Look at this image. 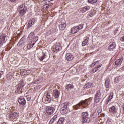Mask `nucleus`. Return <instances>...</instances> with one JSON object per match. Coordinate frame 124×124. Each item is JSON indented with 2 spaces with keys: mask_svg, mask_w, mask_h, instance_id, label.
Here are the masks:
<instances>
[{
  "mask_svg": "<svg viewBox=\"0 0 124 124\" xmlns=\"http://www.w3.org/2000/svg\"><path fill=\"white\" fill-rule=\"evenodd\" d=\"M87 105H88V100H85L80 101L78 103V104L74 106L73 108L76 110H78V109H80V108H82V109H83V108H85L86 106H87Z\"/></svg>",
  "mask_w": 124,
  "mask_h": 124,
  "instance_id": "obj_1",
  "label": "nucleus"
},
{
  "mask_svg": "<svg viewBox=\"0 0 124 124\" xmlns=\"http://www.w3.org/2000/svg\"><path fill=\"white\" fill-rule=\"evenodd\" d=\"M69 106V102H65L62 104L60 106V111L62 114L64 115L68 113V109H67V106Z\"/></svg>",
  "mask_w": 124,
  "mask_h": 124,
  "instance_id": "obj_2",
  "label": "nucleus"
},
{
  "mask_svg": "<svg viewBox=\"0 0 124 124\" xmlns=\"http://www.w3.org/2000/svg\"><path fill=\"white\" fill-rule=\"evenodd\" d=\"M20 16H23L27 12V8L25 7V5H20L17 8Z\"/></svg>",
  "mask_w": 124,
  "mask_h": 124,
  "instance_id": "obj_3",
  "label": "nucleus"
},
{
  "mask_svg": "<svg viewBox=\"0 0 124 124\" xmlns=\"http://www.w3.org/2000/svg\"><path fill=\"white\" fill-rule=\"evenodd\" d=\"M89 119V113L87 112H83L81 114V122L83 124L87 123Z\"/></svg>",
  "mask_w": 124,
  "mask_h": 124,
  "instance_id": "obj_4",
  "label": "nucleus"
},
{
  "mask_svg": "<svg viewBox=\"0 0 124 124\" xmlns=\"http://www.w3.org/2000/svg\"><path fill=\"white\" fill-rule=\"evenodd\" d=\"M101 99V93H100V90H97L96 93L94 97V102L96 103H98Z\"/></svg>",
  "mask_w": 124,
  "mask_h": 124,
  "instance_id": "obj_5",
  "label": "nucleus"
},
{
  "mask_svg": "<svg viewBox=\"0 0 124 124\" xmlns=\"http://www.w3.org/2000/svg\"><path fill=\"white\" fill-rule=\"evenodd\" d=\"M6 37L7 35L4 33H2L0 35V47H1V46L6 42V41L5 40Z\"/></svg>",
  "mask_w": 124,
  "mask_h": 124,
  "instance_id": "obj_6",
  "label": "nucleus"
},
{
  "mask_svg": "<svg viewBox=\"0 0 124 124\" xmlns=\"http://www.w3.org/2000/svg\"><path fill=\"white\" fill-rule=\"evenodd\" d=\"M46 111L47 115H52L55 112V108L53 107H46Z\"/></svg>",
  "mask_w": 124,
  "mask_h": 124,
  "instance_id": "obj_7",
  "label": "nucleus"
},
{
  "mask_svg": "<svg viewBox=\"0 0 124 124\" xmlns=\"http://www.w3.org/2000/svg\"><path fill=\"white\" fill-rule=\"evenodd\" d=\"M116 46H117V45H116V43L115 42L110 43L108 47V51H114V50H115Z\"/></svg>",
  "mask_w": 124,
  "mask_h": 124,
  "instance_id": "obj_8",
  "label": "nucleus"
},
{
  "mask_svg": "<svg viewBox=\"0 0 124 124\" xmlns=\"http://www.w3.org/2000/svg\"><path fill=\"white\" fill-rule=\"evenodd\" d=\"M60 91L57 89H55L53 91V96L55 98H58L60 96Z\"/></svg>",
  "mask_w": 124,
  "mask_h": 124,
  "instance_id": "obj_9",
  "label": "nucleus"
},
{
  "mask_svg": "<svg viewBox=\"0 0 124 124\" xmlns=\"http://www.w3.org/2000/svg\"><path fill=\"white\" fill-rule=\"evenodd\" d=\"M35 21H36L35 18H32L31 20H30L28 23V29L31 28L32 25L34 24V23H35Z\"/></svg>",
  "mask_w": 124,
  "mask_h": 124,
  "instance_id": "obj_10",
  "label": "nucleus"
},
{
  "mask_svg": "<svg viewBox=\"0 0 124 124\" xmlns=\"http://www.w3.org/2000/svg\"><path fill=\"white\" fill-rule=\"evenodd\" d=\"M65 57H66V59L67 61H69V62L72 61V60H73V59H74V56H73L72 55V54H71L70 53H67Z\"/></svg>",
  "mask_w": 124,
  "mask_h": 124,
  "instance_id": "obj_11",
  "label": "nucleus"
},
{
  "mask_svg": "<svg viewBox=\"0 0 124 124\" xmlns=\"http://www.w3.org/2000/svg\"><path fill=\"white\" fill-rule=\"evenodd\" d=\"M18 101L21 105H25V104H26V100L25 99V98L23 97H20Z\"/></svg>",
  "mask_w": 124,
  "mask_h": 124,
  "instance_id": "obj_12",
  "label": "nucleus"
},
{
  "mask_svg": "<svg viewBox=\"0 0 124 124\" xmlns=\"http://www.w3.org/2000/svg\"><path fill=\"white\" fill-rule=\"evenodd\" d=\"M33 45H34V44H32V42L30 43L27 45V46H24L23 49L25 50V51H27L28 49L33 47Z\"/></svg>",
  "mask_w": 124,
  "mask_h": 124,
  "instance_id": "obj_13",
  "label": "nucleus"
},
{
  "mask_svg": "<svg viewBox=\"0 0 124 124\" xmlns=\"http://www.w3.org/2000/svg\"><path fill=\"white\" fill-rule=\"evenodd\" d=\"M124 61V58L123 57H122L121 58H120L119 59L117 60L115 63L116 64V65H121V64H122V63H123V62Z\"/></svg>",
  "mask_w": 124,
  "mask_h": 124,
  "instance_id": "obj_14",
  "label": "nucleus"
},
{
  "mask_svg": "<svg viewBox=\"0 0 124 124\" xmlns=\"http://www.w3.org/2000/svg\"><path fill=\"white\" fill-rule=\"evenodd\" d=\"M109 112L111 113V114H116V113H117L116 107L113 106L112 107H110L109 109Z\"/></svg>",
  "mask_w": 124,
  "mask_h": 124,
  "instance_id": "obj_15",
  "label": "nucleus"
},
{
  "mask_svg": "<svg viewBox=\"0 0 124 124\" xmlns=\"http://www.w3.org/2000/svg\"><path fill=\"white\" fill-rule=\"evenodd\" d=\"M23 88H24V87L17 85V89L16 90V93H22V90H23Z\"/></svg>",
  "mask_w": 124,
  "mask_h": 124,
  "instance_id": "obj_16",
  "label": "nucleus"
},
{
  "mask_svg": "<svg viewBox=\"0 0 124 124\" xmlns=\"http://www.w3.org/2000/svg\"><path fill=\"white\" fill-rule=\"evenodd\" d=\"M59 28L60 31H63L66 28V24L65 23H63L59 26Z\"/></svg>",
  "mask_w": 124,
  "mask_h": 124,
  "instance_id": "obj_17",
  "label": "nucleus"
},
{
  "mask_svg": "<svg viewBox=\"0 0 124 124\" xmlns=\"http://www.w3.org/2000/svg\"><path fill=\"white\" fill-rule=\"evenodd\" d=\"M89 39L90 38L89 37H86L84 39V40L82 42V46H86V45H87V44H88V42H89Z\"/></svg>",
  "mask_w": 124,
  "mask_h": 124,
  "instance_id": "obj_18",
  "label": "nucleus"
},
{
  "mask_svg": "<svg viewBox=\"0 0 124 124\" xmlns=\"http://www.w3.org/2000/svg\"><path fill=\"white\" fill-rule=\"evenodd\" d=\"M18 117V113L17 112H14L10 115V118L13 119L14 120V119H16Z\"/></svg>",
  "mask_w": 124,
  "mask_h": 124,
  "instance_id": "obj_19",
  "label": "nucleus"
},
{
  "mask_svg": "<svg viewBox=\"0 0 124 124\" xmlns=\"http://www.w3.org/2000/svg\"><path fill=\"white\" fill-rule=\"evenodd\" d=\"M58 120V116L56 115H54V117L50 120L49 124H52L54 122H56Z\"/></svg>",
  "mask_w": 124,
  "mask_h": 124,
  "instance_id": "obj_20",
  "label": "nucleus"
},
{
  "mask_svg": "<svg viewBox=\"0 0 124 124\" xmlns=\"http://www.w3.org/2000/svg\"><path fill=\"white\" fill-rule=\"evenodd\" d=\"M74 86L72 85V84H69L65 87V90H67V91H70V90H72V89H74Z\"/></svg>",
  "mask_w": 124,
  "mask_h": 124,
  "instance_id": "obj_21",
  "label": "nucleus"
},
{
  "mask_svg": "<svg viewBox=\"0 0 124 124\" xmlns=\"http://www.w3.org/2000/svg\"><path fill=\"white\" fill-rule=\"evenodd\" d=\"M90 8H91V7H90V6H85L84 7H83L81 9V10L82 11V12L83 13H84V12H86V11L89 10Z\"/></svg>",
  "mask_w": 124,
  "mask_h": 124,
  "instance_id": "obj_22",
  "label": "nucleus"
},
{
  "mask_svg": "<svg viewBox=\"0 0 124 124\" xmlns=\"http://www.w3.org/2000/svg\"><path fill=\"white\" fill-rule=\"evenodd\" d=\"M60 49H61V44L56 43L54 47V50H55V51H59Z\"/></svg>",
  "mask_w": 124,
  "mask_h": 124,
  "instance_id": "obj_23",
  "label": "nucleus"
},
{
  "mask_svg": "<svg viewBox=\"0 0 124 124\" xmlns=\"http://www.w3.org/2000/svg\"><path fill=\"white\" fill-rule=\"evenodd\" d=\"M64 122V118L62 117L59 119L56 124H63Z\"/></svg>",
  "mask_w": 124,
  "mask_h": 124,
  "instance_id": "obj_24",
  "label": "nucleus"
},
{
  "mask_svg": "<svg viewBox=\"0 0 124 124\" xmlns=\"http://www.w3.org/2000/svg\"><path fill=\"white\" fill-rule=\"evenodd\" d=\"M71 32L73 34H74L75 33H77V32H78V30H77V28L76 27L72 28Z\"/></svg>",
  "mask_w": 124,
  "mask_h": 124,
  "instance_id": "obj_25",
  "label": "nucleus"
},
{
  "mask_svg": "<svg viewBox=\"0 0 124 124\" xmlns=\"http://www.w3.org/2000/svg\"><path fill=\"white\" fill-rule=\"evenodd\" d=\"M45 97L47 98V100L48 101H49V102H50V101H51V100L52 99V96L51 95V94L49 93H47V95L45 96Z\"/></svg>",
  "mask_w": 124,
  "mask_h": 124,
  "instance_id": "obj_26",
  "label": "nucleus"
},
{
  "mask_svg": "<svg viewBox=\"0 0 124 124\" xmlns=\"http://www.w3.org/2000/svg\"><path fill=\"white\" fill-rule=\"evenodd\" d=\"M106 88H109L110 87V80L107 79L105 82Z\"/></svg>",
  "mask_w": 124,
  "mask_h": 124,
  "instance_id": "obj_27",
  "label": "nucleus"
},
{
  "mask_svg": "<svg viewBox=\"0 0 124 124\" xmlns=\"http://www.w3.org/2000/svg\"><path fill=\"white\" fill-rule=\"evenodd\" d=\"M113 96H114V93L113 92H111L109 93V96L108 97V99L111 101V100H112V99L113 98Z\"/></svg>",
  "mask_w": 124,
  "mask_h": 124,
  "instance_id": "obj_28",
  "label": "nucleus"
},
{
  "mask_svg": "<svg viewBox=\"0 0 124 124\" xmlns=\"http://www.w3.org/2000/svg\"><path fill=\"white\" fill-rule=\"evenodd\" d=\"M18 86H21V87L25 86V81L24 80L21 79L20 81H19Z\"/></svg>",
  "mask_w": 124,
  "mask_h": 124,
  "instance_id": "obj_29",
  "label": "nucleus"
},
{
  "mask_svg": "<svg viewBox=\"0 0 124 124\" xmlns=\"http://www.w3.org/2000/svg\"><path fill=\"white\" fill-rule=\"evenodd\" d=\"M98 0H88L89 3H91V4H94V3H96L97 2Z\"/></svg>",
  "mask_w": 124,
  "mask_h": 124,
  "instance_id": "obj_30",
  "label": "nucleus"
},
{
  "mask_svg": "<svg viewBox=\"0 0 124 124\" xmlns=\"http://www.w3.org/2000/svg\"><path fill=\"white\" fill-rule=\"evenodd\" d=\"M42 101L44 103H49V102H50L47 99V98L45 97V96L44 97H43L42 99Z\"/></svg>",
  "mask_w": 124,
  "mask_h": 124,
  "instance_id": "obj_31",
  "label": "nucleus"
},
{
  "mask_svg": "<svg viewBox=\"0 0 124 124\" xmlns=\"http://www.w3.org/2000/svg\"><path fill=\"white\" fill-rule=\"evenodd\" d=\"M45 57H46V55H45V53H43L42 56L39 57V60H40L41 62H42V61H43V60L45 59Z\"/></svg>",
  "mask_w": 124,
  "mask_h": 124,
  "instance_id": "obj_32",
  "label": "nucleus"
},
{
  "mask_svg": "<svg viewBox=\"0 0 124 124\" xmlns=\"http://www.w3.org/2000/svg\"><path fill=\"white\" fill-rule=\"evenodd\" d=\"M76 27L77 28V30H78V31H79L80 30H82V29L84 28V26H83L82 25H80L79 26H76Z\"/></svg>",
  "mask_w": 124,
  "mask_h": 124,
  "instance_id": "obj_33",
  "label": "nucleus"
},
{
  "mask_svg": "<svg viewBox=\"0 0 124 124\" xmlns=\"http://www.w3.org/2000/svg\"><path fill=\"white\" fill-rule=\"evenodd\" d=\"M50 7V5H49V4H45L44 7H43V8L45 9H48V8H49Z\"/></svg>",
  "mask_w": 124,
  "mask_h": 124,
  "instance_id": "obj_34",
  "label": "nucleus"
},
{
  "mask_svg": "<svg viewBox=\"0 0 124 124\" xmlns=\"http://www.w3.org/2000/svg\"><path fill=\"white\" fill-rule=\"evenodd\" d=\"M27 99L28 101H30L31 99V96H28L27 97Z\"/></svg>",
  "mask_w": 124,
  "mask_h": 124,
  "instance_id": "obj_35",
  "label": "nucleus"
},
{
  "mask_svg": "<svg viewBox=\"0 0 124 124\" xmlns=\"http://www.w3.org/2000/svg\"><path fill=\"white\" fill-rule=\"evenodd\" d=\"M7 78L8 80H10L11 79H12V75L8 76Z\"/></svg>",
  "mask_w": 124,
  "mask_h": 124,
  "instance_id": "obj_36",
  "label": "nucleus"
},
{
  "mask_svg": "<svg viewBox=\"0 0 124 124\" xmlns=\"http://www.w3.org/2000/svg\"><path fill=\"white\" fill-rule=\"evenodd\" d=\"M115 82H116L117 83H118L119 81H120V79H119V78L116 77V78H115Z\"/></svg>",
  "mask_w": 124,
  "mask_h": 124,
  "instance_id": "obj_37",
  "label": "nucleus"
},
{
  "mask_svg": "<svg viewBox=\"0 0 124 124\" xmlns=\"http://www.w3.org/2000/svg\"><path fill=\"white\" fill-rule=\"evenodd\" d=\"M3 71H0V78H1V75H3Z\"/></svg>",
  "mask_w": 124,
  "mask_h": 124,
  "instance_id": "obj_38",
  "label": "nucleus"
},
{
  "mask_svg": "<svg viewBox=\"0 0 124 124\" xmlns=\"http://www.w3.org/2000/svg\"><path fill=\"white\" fill-rule=\"evenodd\" d=\"M101 111H102L101 108H98L97 110L98 113L100 114V113H101Z\"/></svg>",
  "mask_w": 124,
  "mask_h": 124,
  "instance_id": "obj_39",
  "label": "nucleus"
},
{
  "mask_svg": "<svg viewBox=\"0 0 124 124\" xmlns=\"http://www.w3.org/2000/svg\"><path fill=\"white\" fill-rule=\"evenodd\" d=\"M95 71L94 69L91 70L90 71V73H91L92 74H93V73H95Z\"/></svg>",
  "mask_w": 124,
  "mask_h": 124,
  "instance_id": "obj_40",
  "label": "nucleus"
},
{
  "mask_svg": "<svg viewBox=\"0 0 124 124\" xmlns=\"http://www.w3.org/2000/svg\"><path fill=\"white\" fill-rule=\"evenodd\" d=\"M93 70H94V71L95 72H96V71H97V70H98V69L97 68H96V67H95L93 69Z\"/></svg>",
  "mask_w": 124,
  "mask_h": 124,
  "instance_id": "obj_41",
  "label": "nucleus"
},
{
  "mask_svg": "<svg viewBox=\"0 0 124 124\" xmlns=\"http://www.w3.org/2000/svg\"><path fill=\"white\" fill-rule=\"evenodd\" d=\"M99 61H96L95 62L93 63V66H94V65H95L96 63H98V62H99Z\"/></svg>",
  "mask_w": 124,
  "mask_h": 124,
  "instance_id": "obj_42",
  "label": "nucleus"
},
{
  "mask_svg": "<svg viewBox=\"0 0 124 124\" xmlns=\"http://www.w3.org/2000/svg\"><path fill=\"white\" fill-rule=\"evenodd\" d=\"M102 66V64H99L96 67L98 69V68H100V67H101Z\"/></svg>",
  "mask_w": 124,
  "mask_h": 124,
  "instance_id": "obj_43",
  "label": "nucleus"
},
{
  "mask_svg": "<svg viewBox=\"0 0 124 124\" xmlns=\"http://www.w3.org/2000/svg\"><path fill=\"white\" fill-rule=\"evenodd\" d=\"M110 101V100H109L108 99H107L106 100V104L107 105L108 104V103H109V102Z\"/></svg>",
  "mask_w": 124,
  "mask_h": 124,
  "instance_id": "obj_44",
  "label": "nucleus"
},
{
  "mask_svg": "<svg viewBox=\"0 0 124 124\" xmlns=\"http://www.w3.org/2000/svg\"><path fill=\"white\" fill-rule=\"evenodd\" d=\"M17 0H9L10 2H14V1H16Z\"/></svg>",
  "mask_w": 124,
  "mask_h": 124,
  "instance_id": "obj_45",
  "label": "nucleus"
},
{
  "mask_svg": "<svg viewBox=\"0 0 124 124\" xmlns=\"http://www.w3.org/2000/svg\"><path fill=\"white\" fill-rule=\"evenodd\" d=\"M114 31V33H117L118 32V29H116Z\"/></svg>",
  "mask_w": 124,
  "mask_h": 124,
  "instance_id": "obj_46",
  "label": "nucleus"
},
{
  "mask_svg": "<svg viewBox=\"0 0 124 124\" xmlns=\"http://www.w3.org/2000/svg\"><path fill=\"white\" fill-rule=\"evenodd\" d=\"M35 38L36 39V41H37V40H38V37L36 36L35 37Z\"/></svg>",
  "mask_w": 124,
  "mask_h": 124,
  "instance_id": "obj_47",
  "label": "nucleus"
},
{
  "mask_svg": "<svg viewBox=\"0 0 124 124\" xmlns=\"http://www.w3.org/2000/svg\"><path fill=\"white\" fill-rule=\"evenodd\" d=\"M0 22H4V20H3V19H0Z\"/></svg>",
  "mask_w": 124,
  "mask_h": 124,
  "instance_id": "obj_48",
  "label": "nucleus"
},
{
  "mask_svg": "<svg viewBox=\"0 0 124 124\" xmlns=\"http://www.w3.org/2000/svg\"><path fill=\"white\" fill-rule=\"evenodd\" d=\"M50 0L52 1V0Z\"/></svg>",
  "mask_w": 124,
  "mask_h": 124,
  "instance_id": "obj_49",
  "label": "nucleus"
}]
</instances>
